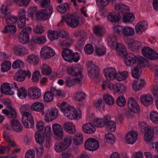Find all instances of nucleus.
<instances>
[{
    "instance_id": "1",
    "label": "nucleus",
    "mask_w": 158,
    "mask_h": 158,
    "mask_svg": "<svg viewBox=\"0 0 158 158\" xmlns=\"http://www.w3.org/2000/svg\"><path fill=\"white\" fill-rule=\"evenodd\" d=\"M58 105L60 107L61 111L68 119L79 120L81 118V110H77L73 106L69 105L65 102L59 103Z\"/></svg>"
},
{
    "instance_id": "2",
    "label": "nucleus",
    "mask_w": 158,
    "mask_h": 158,
    "mask_svg": "<svg viewBox=\"0 0 158 158\" xmlns=\"http://www.w3.org/2000/svg\"><path fill=\"white\" fill-rule=\"evenodd\" d=\"M72 137L68 136L61 142H57L55 143L54 146L55 150L57 152L60 153L66 150L71 144Z\"/></svg>"
},
{
    "instance_id": "3",
    "label": "nucleus",
    "mask_w": 158,
    "mask_h": 158,
    "mask_svg": "<svg viewBox=\"0 0 158 158\" xmlns=\"http://www.w3.org/2000/svg\"><path fill=\"white\" fill-rule=\"evenodd\" d=\"M22 122L24 126L27 128H32L34 126V122L33 116L28 112L22 114Z\"/></svg>"
},
{
    "instance_id": "4",
    "label": "nucleus",
    "mask_w": 158,
    "mask_h": 158,
    "mask_svg": "<svg viewBox=\"0 0 158 158\" xmlns=\"http://www.w3.org/2000/svg\"><path fill=\"white\" fill-rule=\"evenodd\" d=\"M82 69L81 67L79 65H77L69 68L67 70V73L82 81Z\"/></svg>"
},
{
    "instance_id": "5",
    "label": "nucleus",
    "mask_w": 158,
    "mask_h": 158,
    "mask_svg": "<svg viewBox=\"0 0 158 158\" xmlns=\"http://www.w3.org/2000/svg\"><path fill=\"white\" fill-rule=\"evenodd\" d=\"M53 11V8L49 6L47 10H39L35 14V19H41L45 20L48 19L50 16Z\"/></svg>"
},
{
    "instance_id": "6",
    "label": "nucleus",
    "mask_w": 158,
    "mask_h": 158,
    "mask_svg": "<svg viewBox=\"0 0 158 158\" xmlns=\"http://www.w3.org/2000/svg\"><path fill=\"white\" fill-rule=\"evenodd\" d=\"M141 52L143 56L150 60H156L158 58V53L149 47H143L141 50Z\"/></svg>"
},
{
    "instance_id": "7",
    "label": "nucleus",
    "mask_w": 158,
    "mask_h": 158,
    "mask_svg": "<svg viewBox=\"0 0 158 158\" xmlns=\"http://www.w3.org/2000/svg\"><path fill=\"white\" fill-rule=\"evenodd\" d=\"M32 30L31 27H27L23 29L19 36V42L23 44H25L29 41L28 33Z\"/></svg>"
},
{
    "instance_id": "8",
    "label": "nucleus",
    "mask_w": 158,
    "mask_h": 158,
    "mask_svg": "<svg viewBox=\"0 0 158 158\" xmlns=\"http://www.w3.org/2000/svg\"><path fill=\"white\" fill-rule=\"evenodd\" d=\"M52 128L55 139L57 140H61L63 138L64 132L61 126L58 123H55L52 125Z\"/></svg>"
},
{
    "instance_id": "9",
    "label": "nucleus",
    "mask_w": 158,
    "mask_h": 158,
    "mask_svg": "<svg viewBox=\"0 0 158 158\" xmlns=\"http://www.w3.org/2000/svg\"><path fill=\"white\" fill-rule=\"evenodd\" d=\"M89 66L88 73L91 79H95L97 78L98 75V67L92 61L88 63Z\"/></svg>"
},
{
    "instance_id": "10",
    "label": "nucleus",
    "mask_w": 158,
    "mask_h": 158,
    "mask_svg": "<svg viewBox=\"0 0 158 158\" xmlns=\"http://www.w3.org/2000/svg\"><path fill=\"white\" fill-rule=\"evenodd\" d=\"M99 146L98 141L93 138L88 139L85 142V147L86 149L89 151H94L97 149Z\"/></svg>"
},
{
    "instance_id": "11",
    "label": "nucleus",
    "mask_w": 158,
    "mask_h": 158,
    "mask_svg": "<svg viewBox=\"0 0 158 158\" xmlns=\"http://www.w3.org/2000/svg\"><path fill=\"white\" fill-rule=\"evenodd\" d=\"M58 115V110L55 108H52L47 111L44 116L45 120L47 122L52 121L56 119Z\"/></svg>"
},
{
    "instance_id": "12",
    "label": "nucleus",
    "mask_w": 158,
    "mask_h": 158,
    "mask_svg": "<svg viewBox=\"0 0 158 158\" xmlns=\"http://www.w3.org/2000/svg\"><path fill=\"white\" fill-rule=\"evenodd\" d=\"M103 73L106 79L108 81L116 79L117 72L116 69L114 68H106L103 70Z\"/></svg>"
},
{
    "instance_id": "13",
    "label": "nucleus",
    "mask_w": 158,
    "mask_h": 158,
    "mask_svg": "<svg viewBox=\"0 0 158 158\" xmlns=\"http://www.w3.org/2000/svg\"><path fill=\"white\" fill-rule=\"evenodd\" d=\"M41 56L44 59H49L54 56L55 54V51L50 47H44L41 49Z\"/></svg>"
},
{
    "instance_id": "14",
    "label": "nucleus",
    "mask_w": 158,
    "mask_h": 158,
    "mask_svg": "<svg viewBox=\"0 0 158 158\" xmlns=\"http://www.w3.org/2000/svg\"><path fill=\"white\" fill-rule=\"evenodd\" d=\"M127 106L128 109L132 111L138 113L140 111L139 106L136 101L132 97L128 100Z\"/></svg>"
},
{
    "instance_id": "15",
    "label": "nucleus",
    "mask_w": 158,
    "mask_h": 158,
    "mask_svg": "<svg viewBox=\"0 0 158 158\" xmlns=\"http://www.w3.org/2000/svg\"><path fill=\"white\" fill-rule=\"evenodd\" d=\"M28 96L32 100L38 99L41 95L40 89L36 87H32L28 89Z\"/></svg>"
},
{
    "instance_id": "16",
    "label": "nucleus",
    "mask_w": 158,
    "mask_h": 158,
    "mask_svg": "<svg viewBox=\"0 0 158 158\" xmlns=\"http://www.w3.org/2000/svg\"><path fill=\"white\" fill-rule=\"evenodd\" d=\"M137 137L138 134L136 131H130L126 136L125 142L127 144H132L137 140Z\"/></svg>"
},
{
    "instance_id": "17",
    "label": "nucleus",
    "mask_w": 158,
    "mask_h": 158,
    "mask_svg": "<svg viewBox=\"0 0 158 158\" xmlns=\"http://www.w3.org/2000/svg\"><path fill=\"white\" fill-rule=\"evenodd\" d=\"M31 75V73L29 71L20 70L15 74L14 78L18 81L21 82L25 79L26 76L30 77Z\"/></svg>"
},
{
    "instance_id": "18",
    "label": "nucleus",
    "mask_w": 158,
    "mask_h": 158,
    "mask_svg": "<svg viewBox=\"0 0 158 158\" xmlns=\"http://www.w3.org/2000/svg\"><path fill=\"white\" fill-rule=\"evenodd\" d=\"M114 8L120 15H123L129 11V7L125 4L121 3H117L114 6Z\"/></svg>"
},
{
    "instance_id": "19",
    "label": "nucleus",
    "mask_w": 158,
    "mask_h": 158,
    "mask_svg": "<svg viewBox=\"0 0 158 158\" xmlns=\"http://www.w3.org/2000/svg\"><path fill=\"white\" fill-rule=\"evenodd\" d=\"M65 21L69 26L72 27H77L79 24V21L77 17L71 15L66 17Z\"/></svg>"
},
{
    "instance_id": "20",
    "label": "nucleus",
    "mask_w": 158,
    "mask_h": 158,
    "mask_svg": "<svg viewBox=\"0 0 158 158\" xmlns=\"http://www.w3.org/2000/svg\"><path fill=\"white\" fill-rule=\"evenodd\" d=\"M124 61L127 66L132 67L137 61V56L132 53L127 54L125 56Z\"/></svg>"
},
{
    "instance_id": "21",
    "label": "nucleus",
    "mask_w": 158,
    "mask_h": 158,
    "mask_svg": "<svg viewBox=\"0 0 158 158\" xmlns=\"http://www.w3.org/2000/svg\"><path fill=\"white\" fill-rule=\"evenodd\" d=\"M82 128L83 131L87 134H91L95 133L96 129L94 125L90 123H86L83 124Z\"/></svg>"
},
{
    "instance_id": "22",
    "label": "nucleus",
    "mask_w": 158,
    "mask_h": 158,
    "mask_svg": "<svg viewBox=\"0 0 158 158\" xmlns=\"http://www.w3.org/2000/svg\"><path fill=\"white\" fill-rule=\"evenodd\" d=\"M148 26V23L146 21H143L139 22L135 26L136 32L138 34H141L147 29Z\"/></svg>"
},
{
    "instance_id": "23",
    "label": "nucleus",
    "mask_w": 158,
    "mask_h": 158,
    "mask_svg": "<svg viewBox=\"0 0 158 158\" xmlns=\"http://www.w3.org/2000/svg\"><path fill=\"white\" fill-rule=\"evenodd\" d=\"M62 55L65 60L72 62L73 52L72 50L69 48H65L62 52Z\"/></svg>"
},
{
    "instance_id": "24",
    "label": "nucleus",
    "mask_w": 158,
    "mask_h": 158,
    "mask_svg": "<svg viewBox=\"0 0 158 158\" xmlns=\"http://www.w3.org/2000/svg\"><path fill=\"white\" fill-rule=\"evenodd\" d=\"M81 81L74 77H68L65 80V85L69 87H71L76 84H81Z\"/></svg>"
},
{
    "instance_id": "25",
    "label": "nucleus",
    "mask_w": 158,
    "mask_h": 158,
    "mask_svg": "<svg viewBox=\"0 0 158 158\" xmlns=\"http://www.w3.org/2000/svg\"><path fill=\"white\" fill-rule=\"evenodd\" d=\"M65 131L70 134H74L76 131L75 126L73 123L69 122H65L63 125Z\"/></svg>"
},
{
    "instance_id": "26",
    "label": "nucleus",
    "mask_w": 158,
    "mask_h": 158,
    "mask_svg": "<svg viewBox=\"0 0 158 158\" xmlns=\"http://www.w3.org/2000/svg\"><path fill=\"white\" fill-rule=\"evenodd\" d=\"M28 51L27 49L19 45L15 46L14 48V52L18 56H23L28 53Z\"/></svg>"
},
{
    "instance_id": "27",
    "label": "nucleus",
    "mask_w": 158,
    "mask_h": 158,
    "mask_svg": "<svg viewBox=\"0 0 158 158\" xmlns=\"http://www.w3.org/2000/svg\"><path fill=\"white\" fill-rule=\"evenodd\" d=\"M11 127L15 131L19 132L23 130V127L20 123L16 120L10 121Z\"/></svg>"
},
{
    "instance_id": "28",
    "label": "nucleus",
    "mask_w": 158,
    "mask_h": 158,
    "mask_svg": "<svg viewBox=\"0 0 158 158\" xmlns=\"http://www.w3.org/2000/svg\"><path fill=\"white\" fill-rule=\"evenodd\" d=\"M1 89L2 93L7 95H12L14 94V92L10 89V84L8 83L2 84L1 86Z\"/></svg>"
},
{
    "instance_id": "29",
    "label": "nucleus",
    "mask_w": 158,
    "mask_h": 158,
    "mask_svg": "<svg viewBox=\"0 0 158 158\" xmlns=\"http://www.w3.org/2000/svg\"><path fill=\"white\" fill-rule=\"evenodd\" d=\"M2 112V113L5 114L8 118H15L17 116L15 110L12 107L10 108L9 110L6 109H3Z\"/></svg>"
},
{
    "instance_id": "30",
    "label": "nucleus",
    "mask_w": 158,
    "mask_h": 158,
    "mask_svg": "<svg viewBox=\"0 0 158 158\" xmlns=\"http://www.w3.org/2000/svg\"><path fill=\"white\" fill-rule=\"evenodd\" d=\"M142 103L145 106H148L152 104L153 102L152 96L149 94L143 95L140 98Z\"/></svg>"
},
{
    "instance_id": "31",
    "label": "nucleus",
    "mask_w": 158,
    "mask_h": 158,
    "mask_svg": "<svg viewBox=\"0 0 158 158\" xmlns=\"http://www.w3.org/2000/svg\"><path fill=\"white\" fill-rule=\"evenodd\" d=\"M30 108L32 110L41 112L44 110V105L41 102H36L32 104Z\"/></svg>"
},
{
    "instance_id": "32",
    "label": "nucleus",
    "mask_w": 158,
    "mask_h": 158,
    "mask_svg": "<svg viewBox=\"0 0 158 158\" xmlns=\"http://www.w3.org/2000/svg\"><path fill=\"white\" fill-rule=\"evenodd\" d=\"M154 135L153 131L152 128H148L145 130L144 136V139L146 142H151Z\"/></svg>"
},
{
    "instance_id": "33",
    "label": "nucleus",
    "mask_w": 158,
    "mask_h": 158,
    "mask_svg": "<svg viewBox=\"0 0 158 158\" xmlns=\"http://www.w3.org/2000/svg\"><path fill=\"white\" fill-rule=\"evenodd\" d=\"M129 48L132 51L138 50L142 47L141 43L137 41H134L132 42L127 43Z\"/></svg>"
},
{
    "instance_id": "34",
    "label": "nucleus",
    "mask_w": 158,
    "mask_h": 158,
    "mask_svg": "<svg viewBox=\"0 0 158 158\" xmlns=\"http://www.w3.org/2000/svg\"><path fill=\"white\" fill-rule=\"evenodd\" d=\"M27 60L30 64L35 65L38 63L39 57L36 55L32 54L27 56Z\"/></svg>"
},
{
    "instance_id": "35",
    "label": "nucleus",
    "mask_w": 158,
    "mask_h": 158,
    "mask_svg": "<svg viewBox=\"0 0 158 158\" xmlns=\"http://www.w3.org/2000/svg\"><path fill=\"white\" fill-rule=\"evenodd\" d=\"M122 33L126 36H131L133 35L135 33L133 28L129 26L123 27Z\"/></svg>"
},
{
    "instance_id": "36",
    "label": "nucleus",
    "mask_w": 158,
    "mask_h": 158,
    "mask_svg": "<svg viewBox=\"0 0 158 158\" xmlns=\"http://www.w3.org/2000/svg\"><path fill=\"white\" fill-rule=\"evenodd\" d=\"M103 99L105 103L108 105L111 106L114 104L115 101L114 98L111 95L106 94L103 95Z\"/></svg>"
},
{
    "instance_id": "37",
    "label": "nucleus",
    "mask_w": 158,
    "mask_h": 158,
    "mask_svg": "<svg viewBox=\"0 0 158 158\" xmlns=\"http://www.w3.org/2000/svg\"><path fill=\"white\" fill-rule=\"evenodd\" d=\"M115 48L117 49V54L118 56H123L126 53V48L122 44L118 43L115 45Z\"/></svg>"
},
{
    "instance_id": "38",
    "label": "nucleus",
    "mask_w": 158,
    "mask_h": 158,
    "mask_svg": "<svg viewBox=\"0 0 158 158\" xmlns=\"http://www.w3.org/2000/svg\"><path fill=\"white\" fill-rule=\"evenodd\" d=\"M32 40L35 43L40 44H44L47 41L46 37L44 35L33 36L32 37Z\"/></svg>"
},
{
    "instance_id": "39",
    "label": "nucleus",
    "mask_w": 158,
    "mask_h": 158,
    "mask_svg": "<svg viewBox=\"0 0 158 158\" xmlns=\"http://www.w3.org/2000/svg\"><path fill=\"white\" fill-rule=\"evenodd\" d=\"M127 12L123 15V18L124 23H130L133 22L135 20L134 16L131 13Z\"/></svg>"
},
{
    "instance_id": "40",
    "label": "nucleus",
    "mask_w": 158,
    "mask_h": 158,
    "mask_svg": "<svg viewBox=\"0 0 158 158\" xmlns=\"http://www.w3.org/2000/svg\"><path fill=\"white\" fill-rule=\"evenodd\" d=\"M94 31L97 35L101 36L105 34V30L102 26H97L94 27Z\"/></svg>"
},
{
    "instance_id": "41",
    "label": "nucleus",
    "mask_w": 158,
    "mask_h": 158,
    "mask_svg": "<svg viewBox=\"0 0 158 158\" xmlns=\"http://www.w3.org/2000/svg\"><path fill=\"white\" fill-rule=\"evenodd\" d=\"M83 135L80 133H77L74 136L73 143L76 145H81L82 143Z\"/></svg>"
},
{
    "instance_id": "42",
    "label": "nucleus",
    "mask_w": 158,
    "mask_h": 158,
    "mask_svg": "<svg viewBox=\"0 0 158 158\" xmlns=\"http://www.w3.org/2000/svg\"><path fill=\"white\" fill-rule=\"evenodd\" d=\"M128 73L127 71H124L117 73L116 79L119 81H121L126 79L128 76Z\"/></svg>"
},
{
    "instance_id": "43",
    "label": "nucleus",
    "mask_w": 158,
    "mask_h": 158,
    "mask_svg": "<svg viewBox=\"0 0 158 158\" xmlns=\"http://www.w3.org/2000/svg\"><path fill=\"white\" fill-rule=\"evenodd\" d=\"M48 35L49 39L52 41L58 38L59 32L56 31L49 30L48 32Z\"/></svg>"
},
{
    "instance_id": "44",
    "label": "nucleus",
    "mask_w": 158,
    "mask_h": 158,
    "mask_svg": "<svg viewBox=\"0 0 158 158\" xmlns=\"http://www.w3.org/2000/svg\"><path fill=\"white\" fill-rule=\"evenodd\" d=\"M42 73L45 75H49L51 74L52 70L49 66L47 64H44L41 68Z\"/></svg>"
},
{
    "instance_id": "45",
    "label": "nucleus",
    "mask_w": 158,
    "mask_h": 158,
    "mask_svg": "<svg viewBox=\"0 0 158 158\" xmlns=\"http://www.w3.org/2000/svg\"><path fill=\"white\" fill-rule=\"evenodd\" d=\"M66 38L61 42L60 46L63 48L64 47H69L73 42V40L71 37Z\"/></svg>"
},
{
    "instance_id": "46",
    "label": "nucleus",
    "mask_w": 158,
    "mask_h": 158,
    "mask_svg": "<svg viewBox=\"0 0 158 158\" xmlns=\"http://www.w3.org/2000/svg\"><path fill=\"white\" fill-rule=\"evenodd\" d=\"M108 42L112 48H115V45L118 43L117 42L116 36L113 35H110L108 38Z\"/></svg>"
},
{
    "instance_id": "47",
    "label": "nucleus",
    "mask_w": 158,
    "mask_h": 158,
    "mask_svg": "<svg viewBox=\"0 0 158 158\" xmlns=\"http://www.w3.org/2000/svg\"><path fill=\"white\" fill-rule=\"evenodd\" d=\"M17 31L16 26L12 25L5 26L2 32L5 33L9 32L11 34H14Z\"/></svg>"
},
{
    "instance_id": "48",
    "label": "nucleus",
    "mask_w": 158,
    "mask_h": 158,
    "mask_svg": "<svg viewBox=\"0 0 158 158\" xmlns=\"http://www.w3.org/2000/svg\"><path fill=\"white\" fill-rule=\"evenodd\" d=\"M24 66V64L23 61L20 59H17L15 60L13 62L12 65V68L15 69L22 68Z\"/></svg>"
},
{
    "instance_id": "49",
    "label": "nucleus",
    "mask_w": 158,
    "mask_h": 158,
    "mask_svg": "<svg viewBox=\"0 0 158 158\" xmlns=\"http://www.w3.org/2000/svg\"><path fill=\"white\" fill-rule=\"evenodd\" d=\"M17 94L18 97L21 99L25 98L27 95L26 90L23 87H22L17 89Z\"/></svg>"
},
{
    "instance_id": "50",
    "label": "nucleus",
    "mask_w": 158,
    "mask_h": 158,
    "mask_svg": "<svg viewBox=\"0 0 158 158\" xmlns=\"http://www.w3.org/2000/svg\"><path fill=\"white\" fill-rule=\"evenodd\" d=\"M131 75L133 77L138 78L141 75V69L139 67L136 66L131 70Z\"/></svg>"
},
{
    "instance_id": "51",
    "label": "nucleus",
    "mask_w": 158,
    "mask_h": 158,
    "mask_svg": "<svg viewBox=\"0 0 158 158\" xmlns=\"http://www.w3.org/2000/svg\"><path fill=\"white\" fill-rule=\"evenodd\" d=\"M69 7V5L68 3H64L57 6L56 9L57 11L60 13L64 14L66 11Z\"/></svg>"
},
{
    "instance_id": "52",
    "label": "nucleus",
    "mask_w": 158,
    "mask_h": 158,
    "mask_svg": "<svg viewBox=\"0 0 158 158\" xmlns=\"http://www.w3.org/2000/svg\"><path fill=\"white\" fill-rule=\"evenodd\" d=\"M35 137L36 142L40 144H42L44 142V137L42 135L41 132L37 131L35 135Z\"/></svg>"
},
{
    "instance_id": "53",
    "label": "nucleus",
    "mask_w": 158,
    "mask_h": 158,
    "mask_svg": "<svg viewBox=\"0 0 158 158\" xmlns=\"http://www.w3.org/2000/svg\"><path fill=\"white\" fill-rule=\"evenodd\" d=\"M115 91L117 93H123L126 91L127 87L123 84L118 83L115 84Z\"/></svg>"
},
{
    "instance_id": "54",
    "label": "nucleus",
    "mask_w": 158,
    "mask_h": 158,
    "mask_svg": "<svg viewBox=\"0 0 158 158\" xmlns=\"http://www.w3.org/2000/svg\"><path fill=\"white\" fill-rule=\"evenodd\" d=\"M106 50V48L104 46H100L96 48L95 52L98 55L102 56L105 54Z\"/></svg>"
},
{
    "instance_id": "55",
    "label": "nucleus",
    "mask_w": 158,
    "mask_h": 158,
    "mask_svg": "<svg viewBox=\"0 0 158 158\" xmlns=\"http://www.w3.org/2000/svg\"><path fill=\"white\" fill-rule=\"evenodd\" d=\"M150 118L153 123L158 124V113L157 112L154 111L151 112Z\"/></svg>"
},
{
    "instance_id": "56",
    "label": "nucleus",
    "mask_w": 158,
    "mask_h": 158,
    "mask_svg": "<svg viewBox=\"0 0 158 158\" xmlns=\"http://www.w3.org/2000/svg\"><path fill=\"white\" fill-rule=\"evenodd\" d=\"M109 21L112 22H116L118 21L119 18L118 16L116 15L114 13H110L108 16Z\"/></svg>"
},
{
    "instance_id": "57",
    "label": "nucleus",
    "mask_w": 158,
    "mask_h": 158,
    "mask_svg": "<svg viewBox=\"0 0 158 158\" xmlns=\"http://www.w3.org/2000/svg\"><path fill=\"white\" fill-rule=\"evenodd\" d=\"M85 97L86 95L85 93L81 91L77 92L75 96V99L76 101H82Z\"/></svg>"
},
{
    "instance_id": "58",
    "label": "nucleus",
    "mask_w": 158,
    "mask_h": 158,
    "mask_svg": "<svg viewBox=\"0 0 158 158\" xmlns=\"http://www.w3.org/2000/svg\"><path fill=\"white\" fill-rule=\"evenodd\" d=\"M18 19L17 16L10 15L6 18V22L7 24H11L16 22Z\"/></svg>"
},
{
    "instance_id": "59",
    "label": "nucleus",
    "mask_w": 158,
    "mask_h": 158,
    "mask_svg": "<svg viewBox=\"0 0 158 158\" xmlns=\"http://www.w3.org/2000/svg\"><path fill=\"white\" fill-rule=\"evenodd\" d=\"M11 64L8 61H4L1 65V70L3 72L8 71L11 68Z\"/></svg>"
},
{
    "instance_id": "60",
    "label": "nucleus",
    "mask_w": 158,
    "mask_h": 158,
    "mask_svg": "<svg viewBox=\"0 0 158 158\" xmlns=\"http://www.w3.org/2000/svg\"><path fill=\"white\" fill-rule=\"evenodd\" d=\"M116 102L118 106L123 107L126 104V100L124 96L120 95L117 98Z\"/></svg>"
},
{
    "instance_id": "61",
    "label": "nucleus",
    "mask_w": 158,
    "mask_h": 158,
    "mask_svg": "<svg viewBox=\"0 0 158 158\" xmlns=\"http://www.w3.org/2000/svg\"><path fill=\"white\" fill-rule=\"evenodd\" d=\"M106 127L107 131L110 132H113L115 131L116 124L113 121H109L106 123Z\"/></svg>"
},
{
    "instance_id": "62",
    "label": "nucleus",
    "mask_w": 158,
    "mask_h": 158,
    "mask_svg": "<svg viewBox=\"0 0 158 158\" xmlns=\"http://www.w3.org/2000/svg\"><path fill=\"white\" fill-rule=\"evenodd\" d=\"M94 124L96 127H101L104 126L105 121L102 118H96L94 120Z\"/></svg>"
},
{
    "instance_id": "63",
    "label": "nucleus",
    "mask_w": 158,
    "mask_h": 158,
    "mask_svg": "<svg viewBox=\"0 0 158 158\" xmlns=\"http://www.w3.org/2000/svg\"><path fill=\"white\" fill-rule=\"evenodd\" d=\"M51 91L53 95L56 96L58 97L61 98L64 96V94L60 90H57L53 87L51 88Z\"/></svg>"
},
{
    "instance_id": "64",
    "label": "nucleus",
    "mask_w": 158,
    "mask_h": 158,
    "mask_svg": "<svg viewBox=\"0 0 158 158\" xmlns=\"http://www.w3.org/2000/svg\"><path fill=\"white\" fill-rule=\"evenodd\" d=\"M10 12V10L7 6L2 5L1 8V16L4 17Z\"/></svg>"
}]
</instances>
